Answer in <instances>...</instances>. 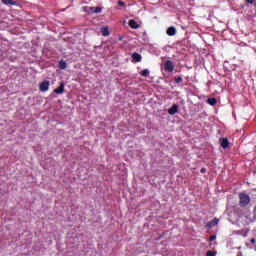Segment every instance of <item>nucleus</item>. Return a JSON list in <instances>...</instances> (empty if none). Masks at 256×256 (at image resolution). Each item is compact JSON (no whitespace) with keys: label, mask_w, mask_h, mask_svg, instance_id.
<instances>
[{"label":"nucleus","mask_w":256,"mask_h":256,"mask_svg":"<svg viewBox=\"0 0 256 256\" xmlns=\"http://www.w3.org/2000/svg\"><path fill=\"white\" fill-rule=\"evenodd\" d=\"M238 197H239V206L242 208L247 207V205L251 203V197H249L248 194L241 192L239 193Z\"/></svg>","instance_id":"obj_1"},{"label":"nucleus","mask_w":256,"mask_h":256,"mask_svg":"<svg viewBox=\"0 0 256 256\" xmlns=\"http://www.w3.org/2000/svg\"><path fill=\"white\" fill-rule=\"evenodd\" d=\"M164 69L165 71H168V73H173V71L175 70V65H173V62L171 60H167L164 63Z\"/></svg>","instance_id":"obj_2"},{"label":"nucleus","mask_w":256,"mask_h":256,"mask_svg":"<svg viewBox=\"0 0 256 256\" xmlns=\"http://www.w3.org/2000/svg\"><path fill=\"white\" fill-rule=\"evenodd\" d=\"M40 91H42L43 93L49 91V81L45 80L40 84Z\"/></svg>","instance_id":"obj_3"},{"label":"nucleus","mask_w":256,"mask_h":256,"mask_svg":"<svg viewBox=\"0 0 256 256\" xmlns=\"http://www.w3.org/2000/svg\"><path fill=\"white\" fill-rule=\"evenodd\" d=\"M54 93H56V95H62V93H65V84L61 82L60 86L54 90Z\"/></svg>","instance_id":"obj_4"},{"label":"nucleus","mask_w":256,"mask_h":256,"mask_svg":"<svg viewBox=\"0 0 256 256\" xmlns=\"http://www.w3.org/2000/svg\"><path fill=\"white\" fill-rule=\"evenodd\" d=\"M219 224V219L218 218H214L212 221H209L206 224L207 229H213V227H215V225Z\"/></svg>","instance_id":"obj_5"},{"label":"nucleus","mask_w":256,"mask_h":256,"mask_svg":"<svg viewBox=\"0 0 256 256\" xmlns=\"http://www.w3.org/2000/svg\"><path fill=\"white\" fill-rule=\"evenodd\" d=\"M179 111V105L173 104L171 108L168 109L170 115H175Z\"/></svg>","instance_id":"obj_6"},{"label":"nucleus","mask_w":256,"mask_h":256,"mask_svg":"<svg viewBox=\"0 0 256 256\" xmlns=\"http://www.w3.org/2000/svg\"><path fill=\"white\" fill-rule=\"evenodd\" d=\"M220 145L223 149H227L229 147V139L227 138H220Z\"/></svg>","instance_id":"obj_7"},{"label":"nucleus","mask_w":256,"mask_h":256,"mask_svg":"<svg viewBox=\"0 0 256 256\" xmlns=\"http://www.w3.org/2000/svg\"><path fill=\"white\" fill-rule=\"evenodd\" d=\"M132 59L136 62V63H141V54L137 53V52H134L132 54Z\"/></svg>","instance_id":"obj_8"},{"label":"nucleus","mask_w":256,"mask_h":256,"mask_svg":"<svg viewBox=\"0 0 256 256\" xmlns=\"http://www.w3.org/2000/svg\"><path fill=\"white\" fill-rule=\"evenodd\" d=\"M128 25L131 27V29H139V24L133 19L129 20Z\"/></svg>","instance_id":"obj_9"},{"label":"nucleus","mask_w":256,"mask_h":256,"mask_svg":"<svg viewBox=\"0 0 256 256\" xmlns=\"http://www.w3.org/2000/svg\"><path fill=\"white\" fill-rule=\"evenodd\" d=\"M166 33L167 35H169V37H173V35L177 33V30L175 29V27L171 26L167 29Z\"/></svg>","instance_id":"obj_10"},{"label":"nucleus","mask_w":256,"mask_h":256,"mask_svg":"<svg viewBox=\"0 0 256 256\" xmlns=\"http://www.w3.org/2000/svg\"><path fill=\"white\" fill-rule=\"evenodd\" d=\"M90 13H101V7H89Z\"/></svg>","instance_id":"obj_11"},{"label":"nucleus","mask_w":256,"mask_h":256,"mask_svg":"<svg viewBox=\"0 0 256 256\" xmlns=\"http://www.w3.org/2000/svg\"><path fill=\"white\" fill-rule=\"evenodd\" d=\"M207 103L213 107L217 105V98H208Z\"/></svg>","instance_id":"obj_12"},{"label":"nucleus","mask_w":256,"mask_h":256,"mask_svg":"<svg viewBox=\"0 0 256 256\" xmlns=\"http://www.w3.org/2000/svg\"><path fill=\"white\" fill-rule=\"evenodd\" d=\"M3 5H17V1L13 0H2Z\"/></svg>","instance_id":"obj_13"},{"label":"nucleus","mask_w":256,"mask_h":256,"mask_svg":"<svg viewBox=\"0 0 256 256\" xmlns=\"http://www.w3.org/2000/svg\"><path fill=\"white\" fill-rule=\"evenodd\" d=\"M101 33L104 37H108L109 35V28L108 27H102L101 28Z\"/></svg>","instance_id":"obj_14"},{"label":"nucleus","mask_w":256,"mask_h":256,"mask_svg":"<svg viewBox=\"0 0 256 256\" xmlns=\"http://www.w3.org/2000/svg\"><path fill=\"white\" fill-rule=\"evenodd\" d=\"M59 68L60 69H67V62H65V60H61L59 62Z\"/></svg>","instance_id":"obj_15"},{"label":"nucleus","mask_w":256,"mask_h":256,"mask_svg":"<svg viewBox=\"0 0 256 256\" xmlns=\"http://www.w3.org/2000/svg\"><path fill=\"white\" fill-rule=\"evenodd\" d=\"M142 77H149V69H144L140 72Z\"/></svg>","instance_id":"obj_16"},{"label":"nucleus","mask_w":256,"mask_h":256,"mask_svg":"<svg viewBox=\"0 0 256 256\" xmlns=\"http://www.w3.org/2000/svg\"><path fill=\"white\" fill-rule=\"evenodd\" d=\"M206 256H217V252L213 250H208L206 252Z\"/></svg>","instance_id":"obj_17"},{"label":"nucleus","mask_w":256,"mask_h":256,"mask_svg":"<svg viewBox=\"0 0 256 256\" xmlns=\"http://www.w3.org/2000/svg\"><path fill=\"white\" fill-rule=\"evenodd\" d=\"M175 83H183V77L178 76L177 78H175Z\"/></svg>","instance_id":"obj_18"},{"label":"nucleus","mask_w":256,"mask_h":256,"mask_svg":"<svg viewBox=\"0 0 256 256\" xmlns=\"http://www.w3.org/2000/svg\"><path fill=\"white\" fill-rule=\"evenodd\" d=\"M118 5H119L120 7H125V2L119 0V1H118Z\"/></svg>","instance_id":"obj_19"},{"label":"nucleus","mask_w":256,"mask_h":256,"mask_svg":"<svg viewBox=\"0 0 256 256\" xmlns=\"http://www.w3.org/2000/svg\"><path fill=\"white\" fill-rule=\"evenodd\" d=\"M216 239H217V236L216 235H212V236H210L209 241H215Z\"/></svg>","instance_id":"obj_20"},{"label":"nucleus","mask_w":256,"mask_h":256,"mask_svg":"<svg viewBox=\"0 0 256 256\" xmlns=\"http://www.w3.org/2000/svg\"><path fill=\"white\" fill-rule=\"evenodd\" d=\"M246 3H250V5H253V3L255 2V0H245Z\"/></svg>","instance_id":"obj_21"},{"label":"nucleus","mask_w":256,"mask_h":256,"mask_svg":"<svg viewBox=\"0 0 256 256\" xmlns=\"http://www.w3.org/2000/svg\"><path fill=\"white\" fill-rule=\"evenodd\" d=\"M255 242H256L255 238H252V239L250 240V243H252V245H255Z\"/></svg>","instance_id":"obj_22"},{"label":"nucleus","mask_w":256,"mask_h":256,"mask_svg":"<svg viewBox=\"0 0 256 256\" xmlns=\"http://www.w3.org/2000/svg\"><path fill=\"white\" fill-rule=\"evenodd\" d=\"M206 171L207 170L205 168H201V170H200L201 173H206Z\"/></svg>","instance_id":"obj_23"}]
</instances>
